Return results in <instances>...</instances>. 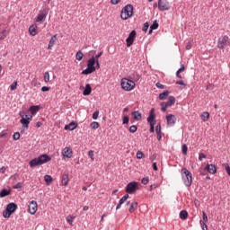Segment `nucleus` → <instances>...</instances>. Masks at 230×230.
<instances>
[{
	"label": "nucleus",
	"mask_w": 230,
	"mask_h": 230,
	"mask_svg": "<svg viewBox=\"0 0 230 230\" xmlns=\"http://www.w3.org/2000/svg\"><path fill=\"white\" fill-rule=\"evenodd\" d=\"M51 161V156L48 155H41L38 158H34L30 161L29 164L31 168H35V166H41V164H46Z\"/></svg>",
	"instance_id": "obj_1"
},
{
	"label": "nucleus",
	"mask_w": 230,
	"mask_h": 230,
	"mask_svg": "<svg viewBox=\"0 0 230 230\" xmlns=\"http://www.w3.org/2000/svg\"><path fill=\"white\" fill-rule=\"evenodd\" d=\"M181 177L185 186L190 188L193 183V175L191 174V172H190L186 167L181 168Z\"/></svg>",
	"instance_id": "obj_2"
},
{
	"label": "nucleus",
	"mask_w": 230,
	"mask_h": 230,
	"mask_svg": "<svg viewBox=\"0 0 230 230\" xmlns=\"http://www.w3.org/2000/svg\"><path fill=\"white\" fill-rule=\"evenodd\" d=\"M134 15V6L130 4H127L120 13V18L123 21H127L128 19H130Z\"/></svg>",
	"instance_id": "obj_3"
},
{
	"label": "nucleus",
	"mask_w": 230,
	"mask_h": 230,
	"mask_svg": "<svg viewBox=\"0 0 230 230\" xmlns=\"http://www.w3.org/2000/svg\"><path fill=\"white\" fill-rule=\"evenodd\" d=\"M121 89L123 91H134L136 89V83L128 78H122L120 81Z\"/></svg>",
	"instance_id": "obj_4"
},
{
	"label": "nucleus",
	"mask_w": 230,
	"mask_h": 230,
	"mask_svg": "<svg viewBox=\"0 0 230 230\" xmlns=\"http://www.w3.org/2000/svg\"><path fill=\"white\" fill-rule=\"evenodd\" d=\"M17 204L13 202L7 204L5 209L3 211L4 218H10V217H12V215H13L14 211H17Z\"/></svg>",
	"instance_id": "obj_5"
},
{
	"label": "nucleus",
	"mask_w": 230,
	"mask_h": 230,
	"mask_svg": "<svg viewBox=\"0 0 230 230\" xmlns=\"http://www.w3.org/2000/svg\"><path fill=\"white\" fill-rule=\"evenodd\" d=\"M94 64H96V58L94 57H92L90 59H88L87 62V67L82 71V75H91L96 71V66H94Z\"/></svg>",
	"instance_id": "obj_6"
},
{
	"label": "nucleus",
	"mask_w": 230,
	"mask_h": 230,
	"mask_svg": "<svg viewBox=\"0 0 230 230\" xmlns=\"http://www.w3.org/2000/svg\"><path fill=\"white\" fill-rule=\"evenodd\" d=\"M137 186H139V182L137 181H130L126 186V192L128 193V195H134L137 191Z\"/></svg>",
	"instance_id": "obj_7"
},
{
	"label": "nucleus",
	"mask_w": 230,
	"mask_h": 230,
	"mask_svg": "<svg viewBox=\"0 0 230 230\" xmlns=\"http://www.w3.org/2000/svg\"><path fill=\"white\" fill-rule=\"evenodd\" d=\"M229 44H230L229 37L226 35L219 38L217 40V48L219 49H224L225 48H226V46H229Z\"/></svg>",
	"instance_id": "obj_8"
},
{
	"label": "nucleus",
	"mask_w": 230,
	"mask_h": 230,
	"mask_svg": "<svg viewBox=\"0 0 230 230\" xmlns=\"http://www.w3.org/2000/svg\"><path fill=\"white\" fill-rule=\"evenodd\" d=\"M172 8L168 0H158V10L160 12H166Z\"/></svg>",
	"instance_id": "obj_9"
},
{
	"label": "nucleus",
	"mask_w": 230,
	"mask_h": 230,
	"mask_svg": "<svg viewBox=\"0 0 230 230\" xmlns=\"http://www.w3.org/2000/svg\"><path fill=\"white\" fill-rule=\"evenodd\" d=\"M136 35H137V32L134 30L131 31L130 33L128 34V38L126 39L128 48H130V46L134 44V40H136Z\"/></svg>",
	"instance_id": "obj_10"
},
{
	"label": "nucleus",
	"mask_w": 230,
	"mask_h": 230,
	"mask_svg": "<svg viewBox=\"0 0 230 230\" xmlns=\"http://www.w3.org/2000/svg\"><path fill=\"white\" fill-rule=\"evenodd\" d=\"M165 119L169 127H173V125L177 123V117H175L173 114H167Z\"/></svg>",
	"instance_id": "obj_11"
},
{
	"label": "nucleus",
	"mask_w": 230,
	"mask_h": 230,
	"mask_svg": "<svg viewBox=\"0 0 230 230\" xmlns=\"http://www.w3.org/2000/svg\"><path fill=\"white\" fill-rule=\"evenodd\" d=\"M37 209H38V205H37V201L32 200L29 203V213L31 215H35V213H37Z\"/></svg>",
	"instance_id": "obj_12"
},
{
	"label": "nucleus",
	"mask_w": 230,
	"mask_h": 230,
	"mask_svg": "<svg viewBox=\"0 0 230 230\" xmlns=\"http://www.w3.org/2000/svg\"><path fill=\"white\" fill-rule=\"evenodd\" d=\"M128 78L129 80H132L133 82H139V79L141 78V75H139V74L134 70H132L131 72H129L128 74Z\"/></svg>",
	"instance_id": "obj_13"
},
{
	"label": "nucleus",
	"mask_w": 230,
	"mask_h": 230,
	"mask_svg": "<svg viewBox=\"0 0 230 230\" xmlns=\"http://www.w3.org/2000/svg\"><path fill=\"white\" fill-rule=\"evenodd\" d=\"M20 123H22V132H24L26 130H28L29 127H30V120L27 119V118H22L20 119Z\"/></svg>",
	"instance_id": "obj_14"
},
{
	"label": "nucleus",
	"mask_w": 230,
	"mask_h": 230,
	"mask_svg": "<svg viewBox=\"0 0 230 230\" xmlns=\"http://www.w3.org/2000/svg\"><path fill=\"white\" fill-rule=\"evenodd\" d=\"M63 157H66L67 159H71L73 157V150L71 147H65L62 151Z\"/></svg>",
	"instance_id": "obj_15"
},
{
	"label": "nucleus",
	"mask_w": 230,
	"mask_h": 230,
	"mask_svg": "<svg viewBox=\"0 0 230 230\" xmlns=\"http://www.w3.org/2000/svg\"><path fill=\"white\" fill-rule=\"evenodd\" d=\"M155 110L151 109L149 116L147 118V121L149 122V125H155Z\"/></svg>",
	"instance_id": "obj_16"
},
{
	"label": "nucleus",
	"mask_w": 230,
	"mask_h": 230,
	"mask_svg": "<svg viewBox=\"0 0 230 230\" xmlns=\"http://www.w3.org/2000/svg\"><path fill=\"white\" fill-rule=\"evenodd\" d=\"M131 116L133 119H135V121H141V119H143V115L138 111H132Z\"/></svg>",
	"instance_id": "obj_17"
},
{
	"label": "nucleus",
	"mask_w": 230,
	"mask_h": 230,
	"mask_svg": "<svg viewBox=\"0 0 230 230\" xmlns=\"http://www.w3.org/2000/svg\"><path fill=\"white\" fill-rule=\"evenodd\" d=\"M206 170L208 172V173L215 175V173H217V165H215L213 164H208L206 167Z\"/></svg>",
	"instance_id": "obj_18"
},
{
	"label": "nucleus",
	"mask_w": 230,
	"mask_h": 230,
	"mask_svg": "<svg viewBox=\"0 0 230 230\" xmlns=\"http://www.w3.org/2000/svg\"><path fill=\"white\" fill-rule=\"evenodd\" d=\"M91 93H93V88L91 87V84H87L83 92V95L89 96L91 94Z\"/></svg>",
	"instance_id": "obj_19"
},
{
	"label": "nucleus",
	"mask_w": 230,
	"mask_h": 230,
	"mask_svg": "<svg viewBox=\"0 0 230 230\" xmlns=\"http://www.w3.org/2000/svg\"><path fill=\"white\" fill-rule=\"evenodd\" d=\"M39 111H40V106H39V105L31 106L29 109V112H31V114H32V116H35V114H37V112H39Z\"/></svg>",
	"instance_id": "obj_20"
},
{
	"label": "nucleus",
	"mask_w": 230,
	"mask_h": 230,
	"mask_svg": "<svg viewBox=\"0 0 230 230\" xmlns=\"http://www.w3.org/2000/svg\"><path fill=\"white\" fill-rule=\"evenodd\" d=\"M78 127V124L75 121L70 122L69 125L65 126V130H75Z\"/></svg>",
	"instance_id": "obj_21"
},
{
	"label": "nucleus",
	"mask_w": 230,
	"mask_h": 230,
	"mask_svg": "<svg viewBox=\"0 0 230 230\" xmlns=\"http://www.w3.org/2000/svg\"><path fill=\"white\" fill-rule=\"evenodd\" d=\"M55 42H57V35H54L51 37L49 42L48 49H53V47L55 46Z\"/></svg>",
	"instance_id": "obj_22"
},
{
	"label": "nucleus",
	"mask_w": 230,
	"mask_h": 230,
	"mask_svg": "<svg viewBox=\"0 0 230 230\" xmlns=\"http://www.w3.org/2000/svg\"><path fill=\"white\" fill-rule=\"evenodd\" d=\"M61 182L63 186H67V184H69V175L64 173L62 175Z\"/></svg>",
	"instance_id": "obj_23"
},
{
	"label": "nucleus",
	"mask_w": 230,
	"mask_h": 230,
	"mask_svg": "<svg viewBox=\"0 0 230 230\" xmlns=\"http://www.w3.org/2000/svg\"><path fill=\"white\" fill-rule=\"evenodd\" d=\"M47 15L48 14L46 13H40L36 18V22H42V21L46 19Z\"/></svg>",
	"instance_id": "obj_24"
},
{
	"label": "nucleus",
	"mask_w": 230,
	"mask_h": 230,
	"mask_svg": "<svg viewBox=\"0 0 230 230\" xmlns=\"http://www.w3.org/2000/svg\"><path fill=\"white\" fill-rule=\"evenodd\" d=\"M168 107H173L175 105V97L169 96L168 101L165 102Z\"/></svg>",
	"instance_id": "obj_25"
},
{
	"label": "nucleus",
	"mask_w": 230,
	"mask_h": 230,
	"mask_svg": "<svg viewBox=\"0 0 230 230\" xmlns=\"http://www.w3.org/2000/svg\"><path fill=\"white\" fill-rule=\"evenodd\" d=\"M29 33L32 36L35 37L37 35V26L35 25H31L29 27Z\"/></svg>",
	"instance_id": "obj_26"
},
{
	"label": "nucleus",
	"mask_w": 230,
	"mask_h": 230,
	"mask_svg": "<svg viewBox=\"0 0 230 230\" xmlns=\"http://www.w3.org/2000/svg\"><path fill=\"white\" fill-rule=\"evenodd\" d=\"M170 96V92L169 91H164L162 93L159 94V100H166Z\"/></svg>",
	"instance_id": "obj_27"
},
{
	"label": "nucleus",
	"mask_w": 230,
	"mask_h": 230,
	"mask_svg": "<svg viewBox=\"0 0 230 230\" xmlns=\"http://www.w3.org/2000/svg\"><path fill=\"white\" fill-rule=\"evenodd\" d=\"M8 195H10V190H8L6 189H3L0 191V199H4V197H8Z\"/></svg>",
	"instance_id": "obj_28"
},
{
	"label": "nucleus",
	"mask_w": 230,
	"mask_h": 230,
	"mask_svg": "<svg viewBox=\"0 0 230 230\" xmlns=\"http://www.w3.org/2000/svg\"><path fill=\"white\" fill-rule=\"evenodd\" d=\"M136 209H137V202H133L131 203L130 207H129V213H134L136 211Z\"/></svg>",
	"instance_id": "obj_29"
},
{
	"label": "nucleus",
	"mask_w": 230,
	"mask_h": 230,
	"mask_svg": "<svg viewBox=\"0 0 230 230\" xmlns=\"http://www.w3.org/2000/svg\"><path fill=\"white\" fill-rule=\"evenodd\" d=\"M180 218H181V220H186V219L188 218V211H186V210H181V211L180 212Z\"/></svg>",
	"instance_id": "obj_30"
},
{
	"label": "nucleus",
	"mask_w": 230,
	"mask_h": 230,
	"mask_svg": "<svg viewBox=\"0 0 230 230\" xmlns=\"http://www.w3.org/2000/svg\"><path fill=\"white\" fill-rule=\"evenodd\" d=\"M90 128H92V130H96L97 128H100V123L93 121L90 124Z\"/></svg>",
	"instance_id": "obj_31"
},
{
	"label": "nucleus",
	"mask_w": 230,
	"mask_h": 230,
	"mask_svg": "<svg viewBox=\"0 0 230 230\" xmlns=\"http://www.w3.org/2000/svg\"><path fill=\"white\" fill-rule=\"evenodd\" d=\"M44 181L47 184H50L53 182V177H51V175H45Z\"/></svg>",
	"instance_id": "obj_32"
},
{
	"label": "nucleus",
	"mask_w": 230,
	"mask_h": 230,
	"mask_svg": "<svg viewBox=\"0 0 230 230\" xmlns=\"http://www.w3.org/2000/svg\"><path fill=\"white\" fill-rule=\"evenodd\" d=\"M75 58L80 62L82 60V58H84V53L82 52V50H79L76 54H75Z\"/></svg>",
	"instance_id": "obj_33"
},
{
	"label": "nucleus",
	"mask_w": 230,
	"mask_h": 230,
	"mask_svg": "<svg viewBox=\"0 0 230 230\" xmlns=\"http://www.w3.org/2000/svg\"><path fill=\"white\" fill-rule=\"evenodd\" d=\"M75 218H76V217L67 216L66 217V222H68L70 226H73V222H74Z\"/></svg>",
	"instance_id": "obj_34"
},
{
	"label": "nucleus",
	"mask_w": 230,
	"mask_h": 230,
	"mask_svg": "<svg viewBox=\"0 0 230 230\" xmlns=\"http://www.w3.org/2000/svg\"><path fill=\"white\" fill-rule=\"evenodd\" d=\"M201 119H203V121H208L209 119V112H203V114L201 115Z\"/></svg>",
	"instance_id": "obj_35"
},
{
	"label": "nucleus",
	"mask_w": 230,
	"mask_h": 230,
	"mask_svg": "<svg viewBox=\"0 0 230 230\" xmlns=\"http://www.w3.org/2000/svg\"><path fill=\"white\" fill-rule=\"evenodd\" d=\"M128 199V194H126L119 199V203H120V205L122 206V204H125V202H127Z\"/></svg>",
	"instance_id": "obj_36"
},
{
	"label": "nucleus",
	"mask_w": 230,
	"mask_h": 230,
	"mask_svg": "<svg viewBox=\"0 0 230 230\" xmlns=\"http://www.w3.org/2000/svg\"><path fill=\"white\" fill-rule=\"evenodd\" d=\"M128 199V194H126L119 199V203H120V205L122 206V204H125V202H127Z\"/></svg>",
	"instance_id": "obj_37"
},
{
	"label": "nucleus",
	"mask_w": 230,
	"mask_h": 230,
	"mask_svg": "<svg viewBox=\"0 0 230 230\" xmlns=\"http://www.w3.org/2000/svg\"><path fill=\"white\" fill-rule=\"evenodd\" d=\"M6 39V30L0 31V40Z\"/></svg>",
	"instance_id": "obj_38"
},
{
	"label": "nucleus",
	"mask_w": 230,
	"mask_h": 230,
	"mask_svg": "<svg viewBox=\"0 0 230 230\" xmlns=\"http://www.w3.org/2000/svg\"><path fill=\"white\" fill-rule=\"evenodd\" d=\"M128 131H129L131 134H136V132H137V126L132 125V126L129 128Z\"/></svg>",
	"instance_id": "obj_39"
},
{
	"label": "nucleus",
	"mask_w": 230,
	"mask_h": 230,
	"mask_svg": "<svg viewBox=\"0 0 230 230\" xmlns=\"http://www.w3.org/2000/svg\"><path fill=\"white\" fill-rule=\"evenodd\" d=\"M157 28H159V23L157 22V21H155V22L150 25V29H151V30H157Z\"/></svg>",
	"instance_id": "obj_40"
},
{
	"label": "nucleus",
	"mask_w": 230,
	"mask_h": 230,
	"mask_svg": "<svg viewBox=\"0 0 230 230\" xmlns=\"http://www.w3.org/2000/svg\"><path fill=\"white\" fill-rule=\"evenodd\" d=\"M148 28H150V24L148 22H145L144 26L142 27V31H145V33H146L148 31Z\"/></svg>",
	"instance_id": "obj_41"
},
{
	"label": "nucleus",
	"mask_w": 230,
	"mask_h": 230,
	"mask_svg": "<svg viewBox=\"0 0 230 230\" xmlns=\"http://www.w3.org/2000/svg\"><path fill=\"white\" fill-rule=\"evenodd\" d=\"M181 152H182L183 155H188V146L183 145L181 146Z\"/></svg>",
	"instance_id": "obj_42"
},
{
	"label": "nucleus",
	"mask_w": 230,
	"mask_h": 230,
	"mask_svg": "<svg viewBox=\"0 0 230 230\" xmlns=\"http://www.w3.org/2000/svg\"><path fill=\"white\" fill-rule=\"evenodd\" d=\"M161 107L162 112H166V109H168L166 102H161Z\"/></svg>",
	"instance_id": "obj_43"
},
{
	"label": "nucleus",
	"mask_w": 230,
	"mask_h": 230,
	"mask_svg": "<svg viewBox=\"0 0 230 230\" xmlns=\"http://www.w3.org/2000/svg\"><path fill=\"white\" fill-rule=\"evenodd\" d=\"M199 224L202 227V230H208V225H206V221L200 220Z\"/></svg>",
	"instance_id": "obj_44"
},
{
	"label": "nucleus",
	"mask_w": 230,
	"mask_h": 230,
	"mask_svg": "<svg viewBox=\"0 0 230 230\" xmlns=\"http://www.w3.org/2000/svg\"><path fill=\"white\" fill-rule=\"evenodd\" d=\"M128 121H129V119H128V116H124L123 119H122V125H128Z\"/></svg>",
	"instance_id": "obj_45"
},
{
	"label": "nucleus",
	"mask_w": 230,
	"mask_h": 230,
	"mask_svg": "<svg viewBox=\"0 0 230 230\" xmlns=\"http://www.w3.org/2000/svg\"><path fill=\"white\" fill-rule=\"evenodd\" d=\"M14 141H19L21 139V134L19 132H15L13 136Z\"/></svg>",
	"instance_id": "obj_46"
},
{
	"label": "nucleus",
	"mask_w": 230,
	"mask_h": 230,
	"mask_svg": "<svg viewBox=\"0 0 230 230\" xmlns=\"http://www.w3.org/2000/svg\"><path fill=\"white\" fill-rule=\"evenodd\" d=\"M44 82L48 84L49 82V72H45L44 74Z\"/></svg>",
	"instance_id": "obj_47"
},
{
	"label": "nucleus",
	"mask_w": 230,
	"mask_h": 230,
	"mask_svg": "<svg viewBox=\"0 0 230 230\" xmlns=\"http://www.w3.org/2000/svg\"><path fill=\"white\" fill-rule=\"evenodd\" d=\"M21 188H22V182H18L13 186V190H21Z\"/></svg>",
	"instance_id": "obj_48"
},
{
	"label": "nucleus",
	"mask_w": 230,
	"mask_h": 230,
	"mask_svg": "<svg viewBox=\"0 0 230 230\" xmlns=\"http://www.w3.org/2000/svg\"><path fill=\"white\" fill-rule=\"evenodd\" d=\"M143 157H145V154H143V152H141V151H137V159H143Z\"/></svg>",
	"instance_id": "obj_49"
},
{
	"label": "nucleus",
	"mask_w": 230,
	"mask_h": 230,
	"mask_svg": "<svg viewBox=\"0 0 230 230\" xmlns=\"http://www.w3.org/2000/svg\"><path fill=\"white\" fill-rule=\"evenodd\" d=\"M11 91H15L17 89V81H14L11 86H10Z\"/></svg>",
	"instance_id": "obj_50"
},
{
	"label": "nucleus",
	"mask_w": 230,
	"mask_h": 230,
	"mask_svg": "<svg viewBox=\"0 0 230 230\" xmlns=\"http://www.w3.org/2000/svg\"><path fill=\"white\" fill-rule=\"evenodd\" d=\"M100 116V111H96L93 113V119H98V117Z\"/></svg>",
	"instance_id": "obj_51"
},
{
	"label": "nucleus",
	"mask_w": 230,
	"mask_h": 230,
	"mask_svg": "<svg viewBox=\"0 0 230 230\" xmlns=\"http://www.w3.org/2000/svg\"><path fill=\"white\" fill-rule=\"evenodd\" d=\"M88 155H89V157L92 159V161H94V151L90 150V151L88 152Z\"/></svg>",
	"instance_id": "obj_52"
},
{
	"label": "nucleus",
	"mask_w": 230,
	"mask_h": 230,
	"mask_svg": "<svg viewBox=\"0 0 230 230\" xmlns=\"http://www.w3.org/2000/svg\"><path fill=\"white\" fill-rule=\"evenodd\" d=\"M155 124H150V129L149 132H151V134H154V132H155Z\"/></svg>",
	"instance_id": "obj_53"
},
{
	"label": "nucleus",
	"mask_w": 230,
	"mask_h": 230,
	"mask_svg": "<svg viewBox=\"0 0 230 230\" xmlns=\"http://www.w3.org/2000/svg\"><path fill=\"white\" fill-rule=\"evenodd\" d=\"M155 132L157 134H161V124H157L155 127Z\"/></svg>",
	"instance_id": "obj_54"
},
{
	"label": "nucleus",
	"mask_w": 230,
	"mask_h": 230,
	"mask_svg": "<svg viewBox=\"0 0 230 230\" xmlns=\"http://www.w3.org/2000/svg\"><path fill=\"white\" fill-rule=\"evenodd\" d=\"M202 218H203V222H208V215L206 214L205 211L202 212Z\"/></svg>",
	"instance_id": "obj_55"
},
{
	"label": "nucleus",
	"mask_w": 230,
	"mask_h": 230,
	"mask_svg": "<svg viewBox=\"0 0 230 230\" xmlns=\"http://www.w3.org/2000/svg\"><path fill=\"white\" fill-rule=\"evenodd\" d=\"M148 177H145L141 180L142 184L146 185L148 184Z\"/></svg>",
	"instance_id": "obj_56"
},
{
	"label": "nucleus",
	"mask_w": 230,
	"mask_h": 230,
	"mask_svg": "<svg viewBox=\"0 0 230 230\" xmlns=\"http://www.w3.org/2000/svg\"><path fill=\"white\" fill-rule=\"evenodd\" d=\"M199 161H202V159H206V155H204V153H200L199 155Z\"/></svg>",
	"instance_id": "obj_57"
},
{
	"label": "nucleus",
	"mask_w": 230,
	"mask_h": 230,
	"mask_svg": "<svg viewBox=\"0 0 230 230\" xmlns=\"http://www.w3.org/2000/svg\"><path fill=\"white\" fill-rule=\"evenodd\" d=\"M184 69H186V67L184 66V65H181V67L177 70V72L182 73V71H184Z\"/></svg>",
	"instance_id": "obj_58"
},
{
	"label": "nucleus",
	"mask_w": 230,
	"mask_h": 230,
	"mask_svg": "<svg viewBox=\"0 0 230 230\" xmlns=\"http://www.w3.org/2000/svg\"><path fill=\"white\" fill-rule=\"evenodd\" d=\"M41 91H42V93H48V91H49V87L43 86V87H41Z\"/></svg>",
	"instance_id": "obj_59"
},
{
	"label": "nucleus",
	"mask_w": 230,
	"mask_h": 230,
	"mask_svg": "<svg viewBox=\"0 0 230 230\" xmlns=\"http://www.w3.org/2000/svg\"><path fill=\"white\" fill-rule=\"evenodd\" d=\"M155 86L158 87V89H164V85H163L161 83H156Z\"/></svg>",
	"instance_id": "obj_60"
},
{
	"label": "nucleus",
	"mask_w": 230,
	"mask_h": 230,
	"mask_svg": "<svg viewBox=\"0 0 230 230\" xmlns=\"http://www.w3.org/2000/svg\"><path fill=\"white\" fill-rule=\"evenodd\" d=\"M176 85H186V84H184V81L180 80V81H176Z\"/></svg>",
	"instance_id": "obj_61"
},
{
	"label": "nucleus",
	"mask_w": 230,
	"mask_h": 230,
	"mask_svg": "<svg viewBox=\"0 0 230 230\" xmlns=\"http://www.w3.org/2000/svg\"><path fill=\"white\" fill-rule=\"evenodd\" d=\"M102 55H103V52H99L97 55H95L94 57L95 60H98L100 57H102Z\"/></svg>",
	"instance_id": "obj_62"
},
{
	"label": "nucleus",
	"mask_w": 230,
	"mask_h": 230,
	"mask_svg": "<svg viewBox=\"0 0 230 230\" xmlns=\"http://www.w3.org/2000/svg\"><path fill=\"white\" fill-rule=\"evenodd\" d=\"M20 116L22 119V118H26V116H28V114H26V112H24V111H21Z\"/></svg>",
	"instance_id": "obj_63"
},
{
	"label": "nucleus",
	"mask_w": 230,
	"mask_h": 230,
	"mask_svg": "<svg viewBox=\"0 0 230 230\" xmlns=\"http://www.w3.org/2000/svg\"><path fill=\"white\" fill-rule=\"evenodd\" d=\"M186 49H191V42L187 43Z\"/></svg>",
	"instance_id": "obj_64"
}]
</instances>
